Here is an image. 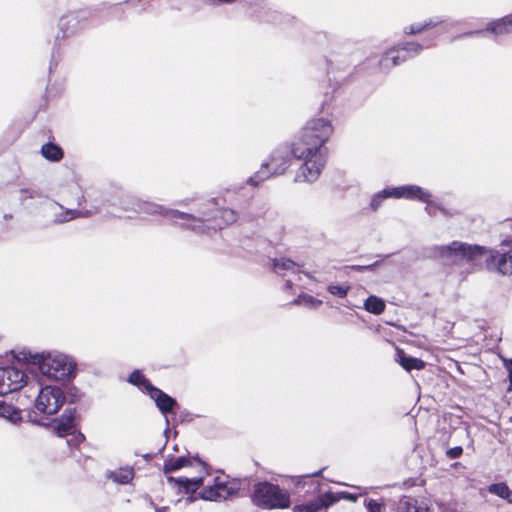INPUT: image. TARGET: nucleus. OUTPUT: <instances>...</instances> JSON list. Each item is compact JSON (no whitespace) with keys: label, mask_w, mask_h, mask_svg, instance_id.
I'll return each instance as SVG.
<instances>
[{"label":"nucleus","mask_w":512,"mask_h":512,"mask_svg":"<svg viewBox=\"0 0 512 512\" xmlns=\"http://www.w3.org/2000/svg\"><path fill=\"white\" fill-rule=\"evenodd\" d=\"M111 205H117L125 211L133 210L139 213H145L150 215H160L167 219H176V217H187L184 212L166 208L163 205L142 201L130 194H122L118 202H111Z\"/></svg>","instance_id":"6e6552de"},{"label":"nucleus","mask_w":512,"mask_h":512,"mask_svg":"<svg viewBox=\"0 0 512 512\" xmlns=\"http://www.w3.org/2000/svg\"><path fill=\"white\" fill-rule=\"evenodd\" d=\"M191 465V458L189 456H179V457H168L165 459L163 464V472L164 474H169L180 470L183 467H187Z\"/></svg>","instance_id":"a211bd4d"},{"label":"nucleus","mask_w":512,"mask_h":512,"mask_svg":"<svg viewBox=\"0 0 512 512\" xmlns=\"http://www.w3.org/2000/svg\"><path fill=\"white\" fill-rule=\"evenodd\" d=\"M92 215V210L66 209L64 212L56 214L53 222L56 224L66 223L76 218H87Z\"/></svg>","instance_id":"aec40b11"},{"label":"nucleus","mask_w":512,"mask_h":512,"mask_svg":"<svg viewBox=\"0 0 512 512\" xmlns=\"http://www.w3.org/2000/svg\"><path fill=\"white\" fill-rule=\"evenodd\" d=\"M4 217H5V219H9V218H11V217H12V215H10V214H6Z\"/></svg>","instance_id":"6e6d98bb"},{"label":"nucleus","mask_w":512,"mask_h":512,"mask_svg":"<svg viewBox=\"0 0 512 512\" xmlns=\"http://www.w3.org/2000/svg\"><path fill=\"white\" fill-rule=\"evenodd\" d=\"M463 453V448L461 446H455L446 451V456L449 459H457L459 458Z\"/></svg>","instance_id":"ea45409f"},{"label":"nucleus","mask_w":512,"mask_h":512,"mask_svg":"<svg viewBox=\"0 0 512 512\" xmlns=\"http://www.w3.org/2000/svg\"><path fill=\"white\" fill-rule=\"evenodd\" d=\"M424 30H426L424 27V22L423 23H415V24H411L408 27H405L404 33L406 35H415V34H419V33L423 32Z\"/></svg>","instance_id":"4c0bfd02"},{"label":"nucleus","mask_w":512,"mask_h":512,"mask_svg":"<svg viewBox=\"0 0 512 512\" xmlns=\"http://www.w3.org/2000/svg\"><path fill=\"white\" fill-rule=\"evenodd\" d=\"M396 512H428L427 510L421 511L417 507V500L409 496H403L396 507Z\"/></svg>","instance_id":"cd10ccee"},{"label":"nucleus","mask_w":512,"mask_h":512,"mask_svg":"<svg viewBox=\"0 0 512 512\" xmlns=\"http://www.w3.org/2000/svg\"><path fill=\"white\" fill-rule=\"evenodd\" d=\"M156 512H165V509H157Z\"/></svg>","instance_id":"4d7b16f0"},{"label":"nucleus","mask_w":512,"mask_h":512,"mask_svg":"<svg viewBox=\"0 0 512 512\" xmlns=\"http://www.w3.org/2000/svg\"><path fill=\"white\" fill-rule=\"evenodd\" d=\"M55 205L59 206L60 209H64V207L61 204H59L58 202H55Z\"/></svg>","instance_id":"5fc2aeb1"},{"label":"nucleus","mask_w":512,"mask_h":512,"mask_svg":"<svg viewBox=\"0 0 512 512\" xmlns=\"http://www.w3.org/2000/svg\"><path fill=\"white\" fill-rule=\"evenodd\" d=\"M430 256L444 265H458L463 262L476 264L485 257L487 269L496 270L502 275L512 274V249L500 253L478 244L452 241L446 245H435L430 249Z\"/></svg>","instance_id":"f03ea898"},{"label":"nucleus","mask_w":512,"mask_h":512,"mask_svg":"<svg viewBox=\"0 0 512 512\" xmlns=\"http://www.w3.org/2000/svg\"><path fill=\"white\" fill-rule=\"evenodd\" d=\"M34 406L41 414L55 415L63 406L61 386L49 385L39 388Z\"/></svg>","instance_id":"1a4fd4ad"},{"label":"nucleus","mask_w":512,"mask_h":512,"mask_svg":"<svg viewBox=\"0 0 512 512\" xmlns=\"http://www.w3.org/2000/svg\"><path fill=\"white\" fill-rule=\"evenodd\" d=\"M272 269L274 272L293 270L296 263L289 258L272 259Z\"/></svg>","instance_id":"7c9ffc66"},{"label":"nucleus","mask_w":512,"mask_h":512,"mask_svg":"<svg viewBox=\"0 0 512 512\" xmlns=\"http://www.w3.org/2000/svg\"><path fill=\"white\" fill-rule=\"evenodd\" d=\"M488 492L506 500L509 504H512V490L509 488L507 483H493L488 486Z\"/></svg>","instance_id":"393cba45"},{"label":"nucleus","mask_w":512,"mask_h":512,"mask_svg":"<svg viewBox=\"0 0 512 512\" xmlns=\"http://www.w3.org/2000/svg\"><path fill=\"white\" fill-rule=\"evenodd\" d=\"M324 469H325V468H322V469H320V470H318V471H316V472H313V473H311V474H307V475L303 476L302 478H304V479H305V478L319 477V476H321V475H322V473H323Z\"/></svg>","instance_id":"49530a36"},{"label":"nucleus","mask_w":512,"mask_h":512,"mask_svg":"<svg viewBox=\"0 0 512 512\" xmlns=\"http://www.w3.org/2000/svg\"><path fill=\"white\" fill-rule=\"evenodd\" d=\"M364 309L374 315H379L385 310V302L383 299L371 295L364 302Z\"/></svg>","instance_id":"a878e982"},{"label":"nucleus","mask_w":512,"mask_h":512,"mask_svg":"<svg viewBox=\"0 0 512 512\" xmlns=\"http://www.w3.org/2000/svg\"><path fill=\"white\" fill-rule=\"evenodd\" d=\"M510 362L512 363V359L510 360Z\"/></svg>","instance_id":"052dcab7"},{"label":"nucleus","mask_w":512,"mask_h":512,"mask_svg":"<svg viewBox=\"0 0 512 512\" xmlns=\"http://www.w3.org/2000/svg\"><path fill=\"white\" fill-rule=\"evenodd\" d=\"M438 37V34H433L425 39L424 43L405 42L399 44L392 49L386 51L379 61V67L382 71L388 72L392 67L400 65L401 63L419 55L424 48L432 46L433 41Z\"/></svg>","instance_id":"0eeeda50"},{"label":"nucleus","mask_w":512,"mask_h":512,"mask_svg":"<svg viewBox=\"0 0 512 512\" xmlns=\"http://www.w3.org/2000/svg\"><path fill=\"white\" fill-rule=\"evenodd\" d=\"M380 263L381 261H375L372 264L365 265V271H373Z\"/></svg>","instance_id":"de8ad7c7"},{"label":"nucleus","mask_w":512,"mask_h":512,"mask_svg":"<svg viewBox=\"0 0 512 512\" xmlns=\"http://www.w3.org/2000/svg\"><path fill=\"white\" fill-rule=\"evenodd\" d=\"M512 245V238L507 237L504 240L501 241V246L503 248V251H505L506 247H510Z\"/></svg>","instance_id":"a18cd8bd"},{"label":"nucleus","mask_w":512,"mask_h":512,"mask_svg":"<svg viewBox=\"0 0 512 512\" xmlns=\"http://www.w3.org/2000/svg\"><path fill=\"white\" fill-rule=\"evenodd\" d=\"M333 132L329 120L312 119L303 127L296 142L278 145L270 154V161L247 179V184L258 186L272 176L282 175L290 167L292 159L304 160L296 172L294 182H315L326 164L324 144Z\"/></svg>","instance_id":"f257e3e1"},{"label":"nucleus","mask_w":512,"mask_h":512,"mask_svg":"<svg viewBox=\"0 0 512 512\" xmlns=\"http://www.w3.org/2000/svg\"><path fill=\"white\" fill-rule=\"evenodd\" d=\"M337 495L339 496V500L345 499V500H349L351 502H355L357 500V496L355 494H352V493H349L346 491L337 492Z\"/></svg>","instance_id":"a19ab883"},{"label":"nucleus","mask_w":512,"mask_h":512,"mask_svg":"<svg viewBox=\"0 0 512 512\" xmlns=\"http://www.w3.org/2000/svg\"><path fill=\"white\" fill-rule=\"evenodd\" d=\"M193 459H194V460H196V461H198V463H200L201 465H205V463H204V462H202V460L199 458V456H198V455H195V456L193 457Z\"/></svg>","instance_id":"603ef678"},{"label":"nucleus","mask_w":512,"mask_h":512,"mask_svg":"<svg viewBox=\"0 0 512 512\" xmlns=\"http://www.w3.org/2000/svg\"><path fill=\"white\" fill-rule=\"evenodd\" d=\"M326 105H327V101L325 100V101L323 102V104H322V110H323V111L325 110Z\"/></svg>","instance_id":"864d4df0"},{"label":"nucleus","mask_w":512,"mask_h":512,"mask_svg":"<svg viewBox=\"0 0 512 512\" xmlns=\"http://www.w3.org/2000/svg\"><path fill=\"white\" fill-rule=\"evenodd\" d=\"M199 496L203 500L222 501L219 496L217 486L215 484L203 488V490L199 493Z\"/></svg>","instance_id":"2f4dec72"},{"label":"nucleus","mask_w":512,"mask_h":512,"mask_svg":"<svg viewBox=\"0 0 512 512\" xmlns=\"http://www.w3.org/2000/svg\"><path fill=\"white\" fill-rule=\"evenodd\" d=\"M91 13L87 10H81L77 12H71L64 15L59 20V32L55 37V44H57L60 38L64 39L74 34L82 20H86Z\"/></svg>","instance_id":"f8f14e48"},{"label":"nucleus","mask_w":512,"mask_h":512,"mask_svg":"<svg viewBox=\"0 0 512 512\" xmlns=\"http://www.w3.org/2000/svg\"><path fill=\"white\" fill-rule=\"evenodd\" d=\"M486 31H489L496 35L511 33L512 32V14L489 23L486 30H475V31L465 32V33L457 36L456 38L460 39V38L469 37V36H473V35H479V34L485 33Z\"/></svg>","instance_id":"4468645a"},{"label":"nucleus","mask_w":512,"mask_h":512,"mask_svg":"<svg viewBox=\"0 0 512 512\" xmlns=\"http://www.w3.org/2000/svg\"><path fill=\"white\" fill-rule=\"evenodd\" d=\"M295 304L304 305L307 307H318L322 304V301L308 294H300L297 299L294 300Z\"/></svg>","instance_id":"473e14b6"},{"label":"nucleus","mask_w":512,"mask_h":512,"mask_svg":"<svg viewBox=\"0 0 512 512\" xmlns=\"http://www.w3.org/2000/svg\"><path fill=\"white\" fill-rule=\"evenodd\" d=\"M319 511L324 508H328L329 506L335 504L339 501V496L337 492H325L324 494L319 495L315 500H313Z\"/></svg>","instance_id":"bb28decb"},{"label":"nucleus","mask_w":512,"mask_h":512,"mask_svg":"<svg viewBox=\"0 0 512 512\" xmlns=\"http://www.w3.org/2000/svg\"><path fill=\"white\" fill-rule=\"evenodd\" d=\"M367 512H383L385 505L375 499H369L365 501Z\"/></svg>","instance_id":"f704fd0d"},{"label":"nucleus","mask_w":512,"mask_h":512,"mask_svg":"<svg viewBox=\"0 0 512 512\" xmlns=\"http://www.w3.org/2000/svg\"><path fill=\"white\" fill-rule=\"evenodd\" d=\"M41 154L45 159L51 162H58L62 160L64 156L63 149L52 142H48L41 147Z\"/></svg>","instance_id":"5701e85b"},{"label":"nucleus","mask_w":512,"mask_h":512,"mask_svg":"<svg viewBox=\"0 0 512 512\" xmlns=\"http://www.w3.org/2000/svg\"><path fill=\"white\" fill-rule=\"evenodd\" d=\"M28 376L13 366L0 367V396L18 391L27 384Z\"/></svg>","instance_id":"9b49d317"},{"label":"nucleus","mask_w":512,"mask_h":512,"mask_svg":"<svg viewBox=\"0 0 512 512\" xmlns=\"http://www.w3.org/2000/svg\"><path fill=\"white\" fill-rule=\"evenodd\" d=\"M349 290H350V286L349 285L343 286V285L330 284L327 287V291L331 295L339 297V298L346 297L348 292H349Z\"/></svg>","instance_id":"72a5a7b5"},{"label":"nucleus","mask_w":512,"mask_h":512,"mask_svg":"<svg viewBox=\"0 0 512 512\" xmlns=\"http://www.w3.org/2000/svg\"><path fill=\"white\" fill-rule=\"evenodd\" d=\"M346 269L358 271V272H364L365 271V265H350L346 266Z\"/></svg>","instance_id":"c03bdc74"},{"label":"nucleus","mask_w":512,"mask_h":512,"mask_svg":"<svg viewBox=\"0 0 512 512\" xmlns=\"http://www.w3.org/2000/svg\"><path fill=\"white\" fill-rule=\"evenodd\" d=\"M134 477L132 468L121 469L120 471L111 472L109 478L119 484H128Z\"/></svg>","instance_id":"c756f323"},{"label":"nucleus","mask_w":512,"mask_h":512,"mask_svg":"<svg viewBox=\"0 0 512 512\" xmlns=\"http://www.w3.org/2000/svg\"><path fill=\"white\" fill-rule=\"evenodd\" d=\"M336 61V57L334 55V51H331V54L330 56L327 58V64H328V69L329 70H333L335 67H334V62Z\"/></svg>","instance_id":"37998d69"},{"label":"nucleus","mask_w":512,"mask_h":512,"mask_svg":"<svg viewBox=\"0 0 512 512\" xmlns=\"http://www.w3.org/2000/svg\"><path fill=\"white\" fill-rule=\"evenodd\" d=\"M314 490H315V491H316V490H317V491H319V490H320V488H319V484H317V486L315 487V489H314Z\"/></svg>","instance_id":"13d9d810"},{"label":"nucleus","mask_w":512,"mask_h":512,"mask_svg":"<svg viewBox=\"0 0 512 512\" xmlns=\"http://www.w3.org/2000/svg\"><path fill=\"white\" fill-rule=\"evenodd\" d=\"M177 205H189L190 212H184L187 217H176V219H183L191 223H181L180 227L188 229L196 234H205L210 231V226L206 222H211L215 218V206L217 203L214 199H198L190 201H178Z\"/></svg>","instance_id":"20e7f679"},{"label":"nucleus","mask_w":512,"mask_h":512,"mask_svg":"<svg viewBox=\"0 0 512 512\" xmlns=\"http://www.w3.org/2000/svg\"><path fill=\"white\" fill-rule=\"evenodd\" d=\"M447 21L448 20L446 18H444L443 16H435V17L429 18L428 20H425L424 27H425V29L434 28L440 24L447 23Z\"/></svg>","instance_id":"e433bc0d"},{"label":"nucleus","mask_w":512,"mask_h":512,"mask_svg":"<svg viewBox=\"0 0 512 512\" xmlns=\"http://www.w3.org/2000/svg\"><path fill=\"white\" fill-rule=\"evenodd\" d=\"M148 396L155 402L156 407L165 417L166 428L164 430V434L167 436L169 432V419L167 415L174 412V410L179 407V404L175 398L168 395L156 386L151 388V392L148 394Z\"/></svg>","instance_id":"ddd939ff"},{"label":"nucleus","mask_w":512,"mask_h":512,"mask_svg":"<svg viewBox=\"0 0 512 512\" xmlns=\"http://www.w3.org/2000/svg\"><path fill=\"white\" fill-rule=\"evenodd\" d=\"M63 394V405L67 403L69 406L78 403L84 394L73 385H64L61 387Z\"/></svg>","instance_id":"b1692460"},{"label":"nucleus","mask_w":512,"mask_h":512,"mask_svg":"<svg viewBox=\"0 0 512 512\" xmlns=\"http://www.w3.org/2000/svg\"><path fill=\"white\" fill-rule=\"evenodd\" d=\"M396 362H398L403 369L408 372L412 370H421L425 367V362L422 359L412 357L399 348L396 351Z\"/></svg>","instance_id":"dca6fc26"},{"label":"nucleus","mask_w":512,"mask_h":512,"mask_svg":"<svg viewBox=\"0 0 512 512\" xmlns=\"http://www.w3.org/2000/svg\"><path fill=\"white\" fill-rule=\"evenodd\" d=\"M76 414L77 411L75 407H67L59 419H57L56 431L58 435L61 437L73 435L67 440V444L70 447L79 446L85 439V436L81 432L74 434Z\"/></svg>","instance_id":"9d476101"},{"label":"nucleus","mask_w":512,"mask_h":512,"mask_svg":"<svg viewBox=\"0 0 512 512\" xmlns=\"http://www.w3.org/2000/svg\"><path fill=\"white\" fill-rule=\"evenodd\" d=\"M264 213H265L264 211L249 212V217H251L252 219L258 218V217L262 216Z\"/></svg>","instance_id":"09e8293b"},{"label":"nucleus","mask_w":512,"mask_h":512,"mask_svg":"<svg viewBox=\"0 0 512 512\" xmlns=\"http://www.w3.org/2000/svg\"><path fill=\"white\" fill-rule=\"evenodd\" d=\"M293 512H319V509L314 501H310L308 503L295 505L293 507Z\"/></svg>","instance_id":"c9c22d12"},{"label":"nucleus","mask_w":512,"mask_h":512,"mask_svg":"<svg viewBox=\"0 0 512 512\" xmlns=\"http://www.w3.org/2000/svg\"><path fill=\"white\" fill-rule=\"evenodd\" d=\"M0 417L8 420L12 424H17L22 421L21 410L3 400H0Z\"/></svg>","instance_id":"412c9836"},{"label":"nucleus","mask_w":512,"mask_h":512,"mask_svg":"<svg viewBox=\"0 0 512 512\" xmlns=\"http://www.w3.org/2000/svg\"><path fill=\"white\" fill-rule=\"evenodd\" d=\"M85 201H86L85 196L82 194V195H80V196L78 197V199H77V205H78V206H82V205L84 204V202H85Z\"/></svg>","instance_id":"3c124183"},{"label":"nucleus","mask_w":512,"mask_h":512,"mask_svg":"<svg viewBox=\"0 0 512 512\" xmlns=\"http://www.w3.org/2000/svg\"><path fill=\"white\" fill-rule=\"evenodd\" d=\"M128 382L139 389H141L147 395L151 392V388L155 386L145 377V375L140 370H134L130 373L128 377Z\"/></svg>","instance_id":"4be33fe9"},{"label":"nucleus","mask_w":512,"mask_h":512,"mask_svg":"<svg viewBox=\"0 0 512 512\" xmlns=\"http://www.w3.org/2000/svg\"><path fill=\"white\" fill-rule=\"evenodd\" d=\"M215 485L217 486L221 500H226L229 497L236 495L241 487L240 481L236 479L226 482L216 481Z\"/></svg>","instance_id":"6ab92c4d"},{"label":"nucleus","mask_w":512,"mask_h":512,"mask_svg":"<svg viewBox=\"0 0 512 512\" xmlns=\"http://www.w3.org/2000/svg\"><path fill=\"white\" fill-rule=\"evenodd\" d=\"M237 220V213L230 208H218L215 206V218L212 219L210 230L216 231L224 226L234 223Z\"/></svg>","instance_id":"2eb2a0df"},{"label":"nucleus","mask_w":512,"mask_h":512,"mask_svg":"<svg viewBox=\"0 0 512 512\" xmlns=\"http://www.w3.org/2000/svg\"><path fill=\"white\" fill-rule=\"evenodd\" d=\"M40 194L36 190L28 189V188H22L20 190V201L25 202L27 199H32L39 197Z\"/></svg>","instance_id":"58836bf2"},{"label":"nucleus","mask_w":512,"mask_h":512,"mask_svg":"<svg viewBox=\"0 0 512 512\" xmlns=\"http://www.w3.org/2000/svg\"><path fill=\"white\" fill-rule=\"evenodd\" d=\"M168 482L176 483L180 490H182L184 493H194L196 490L199 489L200 486L203 484V478L202 477H194V478H186V477H168Z\"/></svg>","instance_id":"f3484780"},{"label":"nucleus","mask_w":512,"mask_h":512,"mask_svg":"<svg viewBox=\"0 0 512 512\" xmlns=\"http://www.w3.org/2000/svg\"><path fill=\"white\" fill-rule=\"evenodd\" d=\"M16 358L38 367L44 376L55 380H70L76 376V361L62 353L20 352Z\"/></svg>","instance_id":"7ed1b4c3"},{"label":"nucleus","mask_w":512,"mask_h":512,"mask_svg":"<svg viewBox=\"0 0 512 512\" xmlns=\"http://www.w3.org/2000/svg\"><path fill=\"white\" fill-rule=\"evenodd\" d=\"M508 380H509V386L507 388V391L512 392V370L511 369H509Z\"/></svg>","instance_id":"8fccbe9b"},{"label":"nucleus","mask_w":512,"mask_h":512,"mask_svg":"<svg viewBox=\"0 0 512 512\" xmlns=\"http://www.w3.org/2000/svg\"><path fill=\"white\" fill-rule=\"evenodd\" d=\"M251 499L257 507L269 510L285 509L291 504L289 493L268 481L254 484Z\"/></svg>","instance_id":"39448f33"},{"label":"nucleus","mask_w":512,"mask_h":512,"mask_svg":"<svg viewBox=\"0 0 512 512\" xmlns=\"http://www.w3.org/2000/svg\"><path fill=\"white\" fill-rule=\"evenodd\" d=\"M393 198L395 199H408L417 200L426 204L424 210L431 216H435V209H439L440 213L445 217H453L459 214V211L454 208H446L441 203L433 201L432 195L428 190L423 189L418 185H402L391 187Z\"/></svg>","instance_id":"423d86ee"},{"label":"nucleus","mask_w":512,"mask_h":512,"mask_svg":"<svg viewBox=\"0 0 512 512\" xmlns=\"http://www.w3.org/2000/svg\"><path fill=\"white\" fill-rule=\"evenodd\" d=\"M437 212H440L439 209H435V216L437 215Z\"/></svg>","instance_id":"bf43d9fd"},{"label":"nucleus","mask_w":512,"mask_h":512,"mask_svg":"<svg viewBox=\"0 0 512 512\" xmlns=\"http://www.w3.org/2000/svg\"><path fill=\"white\" fill-rule=\"evenodd\" d=\"M388 198H393V194L391 192V187L384 188L383 190L375 193L370 201V208L372 211H377L384 200Z\"/></svg>","instance_id":"c85d7f7f"},{"label":"nucleus","mask_w":512,"mask_h":512,"mask_svg":"<svg viewBox=\"0 0 512 512\" xmlns=\"http://www.w3.org/2000/svg\"><path fill=\"white\" fill-rule=\"evenodd\" d=\"M56 53H57L56 51L52 52V57H51L50 66H49V72L50 73L52 72L53 67L57 66V63L59 61V57L57 56Z\"/></svg>","instance_id":"79ce46f5"}]
</instances>
